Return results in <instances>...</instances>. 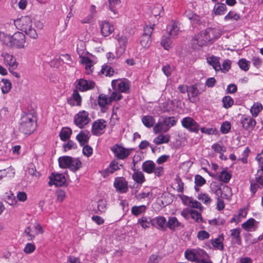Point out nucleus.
<instances>
[{
  "label": "nucleus",
  "instance_id": "20e7f679",
  "mask_svg": "<svg viewBox=\"0 0 263 263\" xmlns=\"http://www.w3.org/2000/svg\"><path fill=\"white\" fill-rule=\"evenodd\" d=\"M111 84L114 90L125 93H128L129 91L130 82L126 79L113 80Z\"/></svg>",
  "mask_w": 263,
  "mask_h": 263
},
{
  "label": "nucleus",
  "instance_id": "bb28decb",
  "mask_svg": "<svg viewBox=\"0 0 263 263\" xmlns=\"http://www.w3.org/2000/svg\"><path fill=\"white\" fill-rule=\"evenodd\" d=\"M152 224L156 223L158 225V228L165 229L167 227V222L166 218L162 216H159L155 217L152 219Z\"/></svg>",
  "mask_w": 263,
  "mask_h": 263
},
{
  "label": "nucleus",
  "instance_id": "69168bd1",
  "mask_svg": "<svg viewBox=\"0 0 263 263\" xmlns=\"http://www.w3.org/2000/svg\"><path fill=\"white\" fill-rule=\"evenodd\" d=\"M231 128V123L228 121H225L222 124L220 127V131L223 134H227L229 132Z\"/></svg>",
  "mask_w": 263,
  "mask_h": 263
},
{
  "label": "nucleus",
  "instance_id": "f704fd0d",
  "mask_svg": "<svg viewBox=\"0 0 263 263\" xmlns=\"http://www.w3.org/2000/svg\"><path fill=\"white\" fill-rule=\"evenodd\" d=\"M133 180L137 183L142 184L145 181V177L141 171H135L132 175Z\"/></svg>",
  "mask_w": 263,
  "mask_h": 263
},
{
  "label": "nucleus",
  "instance_id": "c9c22d12",
  "mask_svg": "<svg viewBox=\"0 0 263 263\" xmlns=\"http://www.w3.org/2000/svg\"><path fill=\"white\" fill-rule=\"evenodd\" d=\"M72 134V130L69 127H63L60 133V137L61 140L66 141L69 139Z\"/></svg>",
  "mask_w": 263,
  "mask_h": 263
},
{
  "label": "nucleus",
  "instance_id": "f257e3e1",
  "mask_svg": "<svg viewBox=\"0 0 263 263\" xmlns=\"http://www.w3.org/2000/svg\"><path fill=\"white\" fill-rule=\"evenodd\" d=\"M220 35L219 31L217 29L208 28L194 36L193 45L194 46V48H197L196 45L199 47L207 45L213 40L219 37Z\"/></svg>",
  "mask_w": 263,
  "mask_h": 263
},
{
  "label": "nucleus",
  "instance_id": "603ef678",
  "mask_svg": "<svg viewBox=\"0 0 263 263\" xmlns=\"http://www.w3.org/2000/svg\"><path fill=\"white\" fill-rule=\"evenodd\" d=\"M101 72L106 77H111L114 73V70L108 65H103L102 67Z\"/></svg>",
  "mask_w": 263,
  "mask_h": 263
},
{
  "label": "nucleus",
  "instance_id": "2eb2a0df",
  "mask_svg": "<svg viewBox=\"0 0 263 263\" xmlns=\"http://www.w3.org/2000/svg\"><path fill=\"white\" fill-rule=\"evenodd\" d=\"M50 185H54L57 186H61L66 182V178L64 174L52 173L49 177Z\"/></svg>",
  "mask_w": 263,
  "mask_h": 263
},
{
  "label": "nucleus",
  "instance_id": "9d476101",
  "mask_svg": "<svg viewBox=\"0 0 263 263\" xmlns=\"http://www.w3.org/2000/svg\"><path fill=\"white\" fill-rule=\"evenodd\" d=\"M1 57L3 58L4 63L8 67L10 72L17 68L18 63L16 58L13 55L6 52H3Z\"/></svg>",
  "mask_w": 263,
  "mask_h": 263
},
{
  "label": "nucleus",
  "instance_id": "7c9ffc66",
  "mask_svg": "<svg viewBox=\"0 0 263 263\" xmlns=\"http://www.w3.org/2000/svg\"><path fill=\"white\" fill-rule=\"evenodd\" d=\"M108 9L114 15L118 14L117 8L121 4V0H108Z\"/></svg>",
  "mask_w": 263,
  "mask_h": 263
},
{
  "label": "nucleus",
  "instance_id": "0e129e2a",
  "mask_svg": "<svg viewBox=\"0 0 263 263\" xmlns=\"http://www.w3.org/2000/svg\"><path fill=\"white\" fill-rule=\"evenodd\" d=\"M190 215L196 222H200L202 221V218L201 215L200 213L198 212L197 211L193 210H191Z\"/></svg>",
  "mask_w": 263,
  "mask_h": 263
},
{
  "label": "nucleus",
  "instance_id": "f03ea898",
  "mask_svg": "<svg viewBox=\"0 0 263 263\" xmlns=\"http://www.w3.org/2000/svg\"><path fill=\"white\" fill-rule=\"evenodd\" d=\"M16 28L25 33L33 39H36L38 34L33 24L32 21L29 16H22L14 21Z\"/></svg>",
  "mask_w": 263,
  "mask_h": 263
},
{
  "label": "nucleus",
  "instance_id": "49530a36",
  "mask_svg": "<svg viewBox=\"0 0 263 263\" xmlns=\"http://www.w3.org/2000/svg\"><path fill=\"white\" fill-rule=\"evenodd\" d=\"M206 182L205 179L199 175H196L195 176V189L196 191H199V186L203 185Z\"/></svg>",
  "mask_w": 263,
  "mask_h": 263
},
{
  "label": "nucleus",
  "instance_id": "ea45409f",
  "mask_svg": "<svg viewBox=\"0 0 263 263\" xmlns=\"http://www.w3.org/2000/svg\"><path fill=\"white\" fill-rule=\"evenodd\" d=\"M3 198L10 205L14 206L17 203V201L14 194L11 192L5 193L3 196Z\"/></svg>",
  "mask_w": 263,
  "mask_h": 263
},
{
  "label": "nucleus",
  "instance_id": "e433bc0d",
  "mask_svg": "<svg viewBox=\"0 0 263 263\" xmlns=\"http://www.w3.org/2000/svg\"><path fill=\"white\" fill-rule=\"evenodd\" d=\"M207 61L216 71H219L221 69V65L217 58L215 57H210L207 59Z\"/></svg>",
  "mask_w": 263,
  "mask_h": 263
},
{
  "label": "nucleus",
  "instance_id": "473e14b6",
  "mask_svg": "<svg viewBox=\"0 0 263 263\" xmlns=\"http://www.w3.org/2000/svg\"><path fill=\"white\" fill-rule=\"evenodd\" d=\"M12 35L5 33L4 32H0V41L8 47H11Z\"/></svg>",
  "mask_w": 263,
  "mask_h": 263
},
{
  "label": "nucleus",
  "instance_id": "58836bf2",
  "mask_svg": "<svg viewBox=\"0 0 263 263\" xmlns=\"http://www.w3.org/2000/svg\"><path fill=\"white\" fill-rule=\"evenodd\" d=\"M230 236L232 238V239H235L236 241V243L237 245H240L241 243V237L240 236V230L238 228L231 229L230 231Z\"/></svg>",
  "mask_w": 263,
  "mask_h": 263
},
{
  "label": "nucleus",
  "instance_id": "a878e982",
  "mask_svg": "<svg viewBox=\"0 0 263 263\" xmlns=\"http://www.w3.org/2000/svg\"><path fill=\"white\" fill-rule=\"evenodd\" d=\"M170 140V136L168 134H160L154 139L153 142L156 145H160L167 143Z\"/></svg>",
  "mask_w": 263,
  "mask_h": 263
},
{
  "label": "nucleus",
  "instance_id": "37998d69",
  "mask_svg": "<svg viewBox=\"0 0 263 263\" xmlns=\"http://www.w3.org/2000/svg\"><path fill=\"white\" fill-rule=\"evenodd\" d=\"M146 210V206L144 205L139 206H134L131 209L133 215L138 216L144 213Z\"/></svg>",
  "mask_w": 263,
  "mask_h": 263
},
{
  "label": "nucleus",
  "instance_id": "39448f33",
  "mask_svg": "<svg viewBox=\"0 0 263 263\" xmlns=\"http://www.w3.org/2000/svg\"><path fill=\"white\" fill-rule=\"evenodd\" d=\"M143 171L147 174L154 173L155 176L160 177L163 174V167L161 166H156V164L151 160L144 161L142 165Z\"/></svg>",
  "mask_w": 263,
  "mask_h": 263
},
{
  "label": "nucleus",
  "instance_id": "ddd939ff",
  "mask_svg": "<svg viewBox=\"0 0 263 263\" xmlns=\"http://www.w3.org/2000/svg\"><path fill=\"white\" fill-rule=\"evenodd\" d=\"M114 186L116 191L120 193H125L128 190V182L125 178L122 177L115 178Z\"/></svg>",
  "mask_w": 263,
  "mask_h": 263
},
{
  "label": "nucleus",
  "instance_id": "f3484780",
  "mask_svg": "<svg viewBox=\"0 0 263 263\" xmlns=\"http://www.w3.org/2000/svg\"><path fill=\"white\" fill-rule=\"evenodd\" d=\"M106 122L104 120L99 119L93 122L92 125V133L96 136H99L105 131Z\"/></svg>",
  "mask_w": 263,
  "mask_h": 263
},
{
  "label": "nucleus",
  "instance_id": "774afa93",
  "mask_svg": "<svg viewBox=\"0 0 263 263\" xmlns=\"http://www.w3.org/2000/svg\"><path fill=\"white\" fill-rule=\"evenodd\" d=\"M205 255H202V257H199L195 263H212L209 258L208 254L205 252Z\"/></svg>",
  "mask_w": 263,
  "mask_h": 263
},
{
  "label": "nucleus",
  "instance_id": "a211bd4d",
  "mask_svg": "<svg viewBox=\"0 0 263 263\" xmlns=\"http://www.w3.org/2000/svg\"><path fill=\"white\" fill-rule=\"evenodd\" d=\"M117 40L119 46L116 49V57L120 58L125 52L128 39L126 36L119 34L117 36Z\"/></svg>",
  "mask_w": 263,
  "mask_h": 263
},
{
  "label": "nucleus",
  "instance_id": "4468645a",
  "mask_svg": "<svg viewBox=\"0 0 263 263\" xmlns=\"http://www.w3.org/2000/svg\"><path fill=\"white\" fill-rule=\"evenodd\" d=\"M185 258L191 261H196L199 257L205 255V251L200 249H188L184 253Z\"/></svg>",
  "mask_w": 263,
  "mask_h": 263
},
{
  "label": "nucleus",
  "instance_id": "4c0bfd02",
  "mask_svg": "<svg viewBox=\"0 0 263 263\" xmlns=\"http://www.w3.org/2000/svg\"><path fill=\"white\" fill-rule=\"evenodd\" d=\"M72 157L69 156H63L59 158V166L61 168H67L69 166Z\"/></svg>",
  "mask_w": 263,
  "mask_h": 263
},
{
  "label": "nucleus",
  "instance_id": "b1692460",
  "mask_svg": "<svg viewBox=\"0 0 263 263\" xmlns=\"http://www.w3.org/2000/svg\"><path fill=\"white\" fill-rule=\"evenodd\" d=\"M183 202L185 205L191 208L199 209L200 211L203 210L201 204L192 198L186 197L183 199Z\"/></svg>",
  "mask_w": 263,
  "mask_h": 263
},
{
  "label": "nucleus",
  "instance_id": "423d86ee",
  "mask_svg": "<svg viewBox=\"0 0 263 263\" xmlns=\"http://www.w3.org/2000/svg\"><path fill=\"white\" fill-rule=\"evenodd\" d=\"M91 121L89 114L85 110H82L74 117V123L80 128H84Z\"/></svg>",
  "mask_w": 263,
  "mask_h": 263
},
{
  "label": "nucleus",
  "instance_id": "6e6552de",
  "mask_svg": "<svg viewBox=\"0 0 263 263\" xmlns=\"http://www.w3.org/2000/svg\"><path fill=\"white\" fill-rule=\"evenodd\" d=\"M100 33L104 37H107L112 33L115 29L114 24L110 22L103 20L99 22Z\"/></svg>",
  "mask_w": 263,
  "mask_h": 263
},
{
  "label": "nucleus",
  "instance_id": "680f3d73",
  "mask_svg": "<svg viewBox=\"0 0 263 263\" xmlns=\"http://www.w3.org/2000/svg\"><path fill=\"white\" fill-rule=\"evenodd\" d=\"M223 107L226 108L230 107L234 103L233 99L230 96H226L222 99Z\"/></svg>",
  "mask_w": 263,
  "mask_h": 263
},
{
  "label": "nucleus",
  "instance_id": "4d7b16f0",
  "mask_svg": "<svg viewBox=\"0 0 263 263\" xmlns=\"http://www.w3.org/2000/svg\"><path fill=\"white\" fill-rule=\"evenodd\" d=\"M198 199L201 200L205 204H209L212 201V199L208 194L206 193H200L198 195Z\"/></svg>",
  "mask_w": 263,
  "mask_h": 263
},
{
  "label": "nucleus",
  "instance_id": "dca6fc26",
  "mask_svg": "<svg viewBox=\"0 0 263 263\" xmlns=\"http://www.w3.org/2000/svg\"><path fill=\"white\" fill-rule=\"evenodd\" d=\"M263 186V170H258L254 181L251 182V191L252 193H256L257 189Z\"/></svg>",
  "mask_w": 263,
  "mask_h": 263
},
{
  "label": "nucleus",
  "instance_id": "6ab92c4d",
  "mask_svg": "<svg viewBox=\"0 0 263 263\" xmlns=\"http://www.w3.org/2000/svg\"><path fill=\"white\" fill-rule=\"evenodd\" d=\"M182 126L191 132L198 133L199 126L198 124L191 117L184 118L181 121Z\"/></svg>",
  "mask_w": 263,
  "mask_h": 263
},
{
  "label": "nucleus",
  "instance_id": "4be33fe9",
  "mask_svg": "<svg viewBox=\"0 0 263 263\" xmlns=\"http://www.w3.org/2000/svg\"><path fill=\"white\" fill-rule=\"evenodd\" d=\"M167 227L171 230L175 231L183 227V224L176 217L170 216L167 222Z\"/></svg>",
  "mask_w": 263,
  "mask_h": 263
},
{
  "label": "nucleus",
  "instance_id": "09e8293b",
  "mask_svg": "<svg viewBox=\"0 0 263 263\" xmlns=\"http://www.w3.org/2000/svg\"><path fill=\"white\" fill-rule=\"evenodd\" d=\"M107 203L105 199H100L97 202V212L104 213L107 210Z\"/></svg>",
  "mask_w": 263,
  "mask_h": 263
},
{
  "label": "nucleus",
  "instance_id": "3c124183",
  "mask_svg": "<svg viewBox=\"0 0 263 263\" xmlns=\"http://www.w3.org/2000/svg\"><path fill=\"white\" fill-rule=\"evenodd\" d=\"M150 222H152V220L149 217H142L138 220V223L143 229H146L149 227Z\"/></svg>",
  "mask_w": 263,
  "mask_h": 263
},
{
  "label": "nucleus",
  "instance_id": "6e6d98bb",
  "mask_svg": "<svg viewBox=\"0 0 263 263\" xmlns=\"http://www.w3.org/2000/svg\"><path fill=\"white\" fill-rule=\"evenodd\" d=\"M239 18V14L235 11H230L224 17L226 21L229 20L238 21Z\"/></svg>",
  "mask_w": 263,
  "mask_h": 263
},
{
  "label": "nucleus",
  "instance_id": "0eeeda50",
  "mask_svg": "<svg viewBox=\"0 0 263 263\" xmlns=\"http://www.w3.org/2000/svg\"><path fill=\"white\" fill-rule=\"evenodd\" d=\"M12 45L11 47L17 49H24L26 47V37L21 32H16L12 35Z\"/></svg>",
  "mask_w": 263,
  "mask_h": 263
},
{
  "label": "nucleus",
  "instance_id": "7ed1b4c3",
  "mask_svg": "<svg viewBox=\"0 0 263 263\" xmlns=\"http://www.w3.org/2000/svg\"><path fill=\"white\" fill-rule=\"evenodd\" d=\"M36 126V119L31 113L23 114L20 121L19 129L25 134H30Z\"/></svg>",
  "mask_w": 263,
  "mask_h": 263
},
{
  "label": "nucleus",
  "instance_id": "052dcab7",
  "mask_svg": "<svg viewBox=\"0 0 263 263\" xmlns=\"http://www.w3.org/2000/svg\"><path fill=\"white\" fill-rule=\"evenodd\" d=\"M249 61L246 60L245 59H241L239 60L238 65L241 69L246 71L249 69Z\"/></svg>",
  "mask_w": 263,
  "mask_h": 263
},
{
  "label": "nucleus",
  "instance_id": "393cba45",
  "mask_svg": "<svg viewBox=\"0 0 263 263\" xmlns=\"http://www.w3.org/2000/svg\"><path fill=\"white\" fill-rule=\"evenodd\" d=\"M90 133L88 131L82 130L76 136V139L81 145H84L87 143L90 138Z\"/></svg>",
  "mask_w": 263,
  "mask_h": 263
},
{
  "label": "nucleus",
  "instance_id": "aec40b11",
  "mask_svg": "<svg viewBox=\"0 0 263 263\" xmlns=\"http://www.w3.org/2000/svg\"><path fill=\"white\" fill-rule=\"evenodd\" d=\"M115 156L120 159H124L129 155V151L124 147L116 145L111 148Z\"/></svg>",
  "mask_w": 263,
  "mask_h": 263
},
{
  "label": "nucleus",
  "instance_id": "13d9d810",
  "mask_svg": "<svg viewBox=\"0 0 263 263\" xmlns=\"http://www.w3.org/2000/svg\"><path fill=\"white\" fill-rule=\"evenodd\" d=\"M231 178V174L226 170H223L219 175V179L224 182H228Z\"/></svg>",
  "mask_w": 263,
  "mask_h": 263
},
{
  "label": "nucleus",
  "instance_id": "f8f14e48",
  "mask_svg": "<svg viewBox=\"0 0 263 263\" xmlns=\"http://www.w3.org/2000/svg\"><path fill=\"white\" fill-rule=\"evenodd\" d=\"M76 88L81 91H85L92 89L95 87L94 82L84 79H80L76 81Z\"/></svg>",
  "mask_w": 263,
  "mask_h": 263
},
{
  "label": "nucleus",
  "instance_id": "5fc2aeb1",
  "mask_svg": "<svg viewBox=\"0 0 263 263\" xmlns=\"http://www.w3.org/2000/svg\"><path fill=\"white\" fill-rule=\"evenodd\" d=\"M151 37L143 35L141 36L140 44L143 47L145 48H148L151 44Z\"/></svg>",
  "mask_w": 263,
  "mask_h": 263
},
{
  "label": "nucleus",
  "instance_id": "864d4df0",
  "mask_svg": "<svg viewBox=\"0 0 263 263\" xmlns=\"http://www.w3.org/2000/svg\"><path fill=\"white\" fill-rule=\"evenodd\" d=\"M222 241V238L218 237L211 240V243L214 248L222 250L223 249Z\"/></svg>",
  "mask_w": 263,
  "mask_h": 263
},
{
  "label": "nucleus",
  "instance_id": "e2e57ef3",
  "mask_svg": "<svg viewBox=\"0 0 263 263\" xmlns=\"http://www.w3.org/2000/svg\"><path fill=\"white\" fill-rule=\"evenodd\" d=\"M212 148L214 151L215 152L219 154H222L226 151V148L218 143H215L212 145Z\"/></svg>",
  "mask_w": 263,
  "mask_h": 263
},
{
  "label": "nucleus",
  "instance_id": "72a5a7b5",
  "mask_svg": "<svg viewBox=\"0 0 263 263\" xmlns=\"http://www.w3.org/2000/svg\"><path fill=\"white\" fill-rule=\"evenodd\" d=\"M263 109L262 105L259 102L254 103L253 106L250 108V112L252 116L256 117L259 115V112Z\"/></svg>",
  "mask_w": 263,
  "mask_h": 263
},
{
  "label": "nucleus",
  "instance_id": "cd10ccee",
  "mask_svg": "<svg viewBox=\"0 0 263 263\" xmlns=\"http://www.w3.org/2000/svg\"><path fill=\"white\" fill-rule=\"evenodd\" d=\"M257 221L252 218L249 219L241 224V227L246 231H252L256 228Z\"/></svg>",
  "mask_w": 263,
  "mask_h": 263
},
{
  "label": "nucleus",
  "instance_id": "79ce46f5",
  "mask_svg": "<svg viewBox=\"0 0 263 263\" xmlns=\"http://www.w3.org/2000/svg\"><path fill=\"white\" fill-rule=\"evenodd\" d=\"M214 12L216 15H221L224 14L227 10V7L225 4L217 3L214 7Z\"/></svg>",
  "mask_w": 263,
  "mask_h": 263
},
{
  "label": "nucleus",
  "instance_id": "338daca9",
  "mask_svg": "<svg viewBox=\"0 0 263 263\" xmlns=\"http://www.w3.org/2000/svg\"><path fill=\"white\" fill-rule=\"evenodd\" d=\"M122 97L123 96L120 92L118 91L114 90V91L111 93L109 98L110 100V102H111L112 101L120 100L122 98Z\"/></svg>",
  "mask_w": 263,
  "mask_h": 263
},
{
  "label": "nucleus",
  "instance_id": "1a4fd4ad",
  "mask_svg": "<svg viewBox=\"0 0 263 263\" xmlns=\"http://www.w3.org/2000/svg\"><path fill=\"white\" fill-rule=\"evenodd\" d=\"M44 230L42 227L39 223H35L28 227L25 230V234L27 235L29 240L33 239L36 235L43 234Z\"/></svg>",
  "mask_w": 263,
  "mask_h": 263
},
{
  "label": "nucleus",
  "instance_id": "9b49d317",
  "mask_svg": "<svg viewBox=\"0 0 263 263\" xmlns=\"http://www.w3.org/2000/svg\"><path fill=\"white\" fill-rule=\"evenodd\" d=\"M212 191L217 197L227 199H230L232 194L231 188L227 185L222 187L216 185L215 187H213Z\"/></svg>",
  "mask_w": 263,
  "mask_h": 263
},
{
  "label": "nucleus",
  "instance_id": "8fccbe9b",
  "mask_svg": "<svg viewBox=\"0 0 263 263\" xmlns=\"http://www.w3.org/2000/svg\"><path fill=\"white\" fill-rule=\"evenodd\" d=\"M110 103L109 98L106 95L102 94L98 98V104L101 107H104Z\"/></svg>",
  "mask_w": 263,
  "mask_h": 263
},
{
  "label": "nucleus",
  "instance_id": "bf43d9fd",
  "mask_svg": "<svg viewBox=\"0 0 263 263\" xmlns=\"http://www.w3.org/2000/svg\"><path fill=\"white\" fill-rule=\"evenodd\" d=\"M163 10V7L160 5H158L156 7H155L153 10H152V16L156 17L157 20H158V16H160L162 11Z\"/></svg>",
  "mask_w": 263,
  "mask_h": 263
},
{
  "label": "nucleus",
  "instance_id": "a18cd8bd",
  "mask_svg": "<svg viewBox=\"0 0 263 263\" xmlns=\"http://www.w3.org/2000/svg\"><path fill=\"white\" fill-rule=\"evenodd\" d=\"M142 123L147 127L150 128L153 126L155 120L154 118L151 116H145L142 118Z\"/></svg>",
  "mask_w": 263,
  "mask_h": 263
},
{
  "label": "nucleus",
  "instance_id": "c85d7f7f",
  "mask_svg": "<svg viewBox=\"0 0 263 263\" xmlns=\"http://www.w3.org/2000/svg\"><path fill=\"white\" fill-rule=\"evenodd\" d=\"M120 166H121V165H119L117 161H112L110 163L109 167L105 170L103 174L104 176L106 177L109 174H112L115 171L120 170Z\"/></svg>",
  "mask_w": 263,
  "mask_h": 263
},
{
  "label": "nucleus",
  "instance_id": "c756f323",
  "mask_svg": "<svg viewBox=\"0 0 263 263\" xmlns=\"http://www.w3.org/2000/svg\"><path fill=\"white\" fill-rule=\"evenodd\" d=\"M0 85L2 92L3 94L8 93L12 88V83L7 79H2Z\"/></svg>",
  "mask_w": 263,
  "mask_h": 263
},
{
  "label": "nucleus",
  "instance_id": "de8ad7c7",
  "mask_svg": "<svg viewBox=\"0 0 263 263\" xmlns=\"http://www.w3.org/2000/svg\"><path fill=\"white\" fill-rule=\"evenodd\" d=\"M163 121L168 130L171 127L174 126L176 124V120L174 117H165L163 119Z\"/></svg>",
  "mask_w": 263,
  "mask_h": 263
},
{
  "label": "nucleus",
  "instance_id": "5701e85b",
  "mask_svg": "<svg viewBox=\"0 0 263 263\" xmlns=\"http://www.w3.org/2000/svg\"><path fill=\"white\" fill-rule=\"evenodd\" d=\"M167 30L171 37H176L180 32V28L178 26V24L175 22H172L167 25Z\"/></svg>",
  "mask_w": 263,
  "mask_h": 263
},
{
  "label": "nucleus",
  "instance_id": "2f4dec72",
  "mask_svg": "<svg viewBox=\"0 0 263 263\" xmlns=\"http://www.w3.org/2000/svg\"><path fill=\"white\" fill-rule=\"evenodd\" d=\"M241 123L244 128L249 129L255 126L256 121L252 117L248 116L242 119Z\"/></svg>",
  "mask_w": 263,
  "mask_h": 263
},
{
  "label": "nucleus",
  "instance_id": "a19ab883",
  "mask_svg": "<svg viewBox=\"0 0 263 263\" xmlns=\"http://www.w3.org/2000/svg\"><path fill=\"white\" fill-rule=\"evenodd\" d=\"M82 166V163L79 159L72 158L69 163L68 168L73 172H76Z\"/></svg>",
  "mask_w": 263,
  "mask_h": 263
},
{
  "label": "nucleus",
  "instance_id": "412c9836",
  "mask_svg": "<svg viewBox=\"0 0 263 263\" xmlns=\"http://www.w3.org/2000/svg\"><path fill=\"white\" fill-rule=\"evenodd\" d=\"M80 63L85 65V73L87 75L90 74L93 71V62L92 60L87 57L80 55Z\"/></svg>",
  "mask_w": 263,
  "mask_h": 263
},
{
  "label": "nucleus",
  "instance_id": "c03bdc74",
  "mask_svg": "<svg viewBox=\"0 0 263 263\" xmlns=\"http://www.w3.org/2000/svg\"><path fill=\"white\" fill-rule=\"evenodd\" d=\"M153 131L155 134H158L161 132H167L168 131L166 126L163 124V121L158 122L153 127Z\"/></svg>",
  "mask_w": 263,
  "mask_h": 263
}]
</instances>
